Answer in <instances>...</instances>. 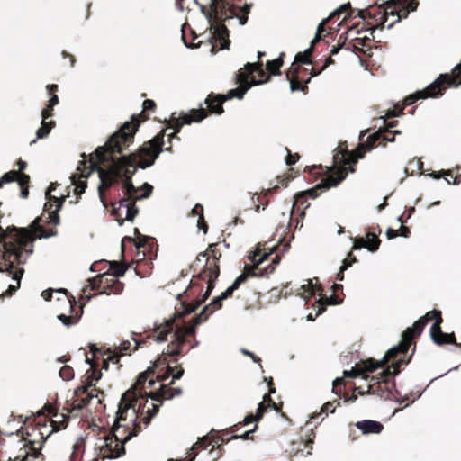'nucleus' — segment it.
Returning a JSON list of instances; mask_svg holds the SVG:
<instances>
[{"mask_svg":"<svg viewBox=\"0 0 461 461\" xmlns=\"http://www.w3.org/2000/svg\"><path fill=\"white\" fill-rule=\"evenodd\" d=\"M283 55L284 53H282L277 59L267 61V68L271 74L280 75V68L283 65Z\"/></svg>","mask_w":461,"mask_h":461,"instance_id":"nucleus-31","label":"nucleus"},{"mask_svg":"<svg viewBox=\"0 0 461 461\" xmlns=\"http://www.w3.org/2000/svg\"><path fill=\"white\" fill-rule=\"evenodd\" d=\"M193 2L200 6L209 23L211 38L215 41L211 50L213 52L217 45L219 50L229 49L230 41L228 26L236 21L240 25H244L247 23V16L240 14L230 0H211L209 6L200 5L197 0Z\"/></svg>","mask_w":461,"mask_h":461,"instance_id":"nucleus-4","label":"nucleus"},{"mask_svg":"<svg viewBox=\"0 0 461 461\" xmlns=\"http://www.w3.org/2000/svg\"><path fill=\"white\" fill-rule=\"evenodd\" d=\"M173 367L167 366V372L164 375L160 376L159 379L160 380H165L167 379V377H169L170 375H173V380L171 381L170 384H173L174 380H177V379H180L183 375H184V369L183 368H180L176 374H173Z\"/></svg>","mask_w":461,"mask_h":461,"instance_id":"nucleus-37","label":"nucleus"},{"mask_svg":"<svg viewBox=\"0 0 461 461\" xmlns=\"http://www.w3.org/2000/svg\"><path fill=\"white\" fill-rule=\"evenodd\" d=\"M359 375H360V371L356 370V369H352L350 371H344V375L345 376L357 377Z\"/></svg>","mask_w":461,"mask_h":461,"instance_id":"nucleus-60","label":"nucleus"},{"mask_svg":"<svg viewBox=\"0 0 461 461\" xmlns=\"http://www.w3.org/2000/svg\"><path fill=\"white\" fill-rule=\"evenodd\" d=\"M293 67H294V64L292 65L289 71L287 72V79L290 82V89L292 92L302 91V92L305 93V91L308 88L307 84L310 82L311 77L305 81L304 85H302L299 82L298 77L296 76L297 71H298V67L297 66H294V68H293Z\"/></svg>","mask_w":461,"mask_h":461,"instance_id":"nucleus-18","label":"nucleus"},{"mask_svg":"<svg viewBox=\"0 0 461 461\" xmlns=\"http://www.w3.org/2000/svg\"><path fill=\"white\" fill-rule=\"evenodd\" d=\"M295 60L297 62H300V63H303V64H310V60L308 59V57L306 56H302L300 57V53H298L296 56H295Z\"/></svg>","mask_w":461,"mask_h":461,"instance_id":"nucleus-58","label":"nucleus"},{"mask_svg":"<svg viewBox=\"0 0 461 461\" xmlns=\"http://www.w3.org/2000/svg\"><path fill=\"white\" fill-rule=\"evenodd\" d=\"M397 236H399V233H398V231L396 230L389 228L386 230V237H387V239L391 240V239L396 238Z\"/></svg>","mask_w":461,"mask_h":461,"instance_id":"nucleus-54","label":"nucleus"},{"mask_svg":"<svg viewBox=\"0 0 461 461\" xmlns=\"http://www.w3.org/2000/svg\"><path fill=\"white\" fill-rule=\"evenodd\" d=\"M257 429V426L255 425L254 428L245 433H243L242 435H234L231 437L232 439H237V438H242V439H247L249 438V436L250 433L254 432Z\"/></svg>","mask_w":461,"mask_h":461,"instance_id":"nucleus-49","label":"nucleus"},{"mask_svg":"<svg viewBox=\"0 0 461 461\" xmlns=\"http://www.w3.org/2000/svg\"><path fill=\"white\" fill-rule=\"evenodd\" d=\"M350 6L351 5H350L349 2H348L346 4H343L337 10H335L333 13H331L330 16L333 17V16H336V15H339L343 12L348 10L350 8Z\"/></svg>","mask_w":461,"mask_h":461,"instance_id":"nucleus-46","label":"nucleus"},{"mask_svg":"<svg viewBox=\"0 0 461 461\" xmlns=\"http://www.w3.org/2000/svg\"><path fill=\"white\" fill-rule=\"evenodd\" d=\"M208 308L209 306H205L199 315L193 318L194 323L191 326L174 330V320H167L163 324L158 325L155 330V332L158 333L155 341L158 343L164 342L167 340V334L174 332V339L167 345V354L172 357L180 355L182 346L185 342V336H194L196 326L203 323L210 314L213 313V311L206 313Z\"/></svg>","mask_w":461,"mask_h":461,"instance_id":"nucleus-5","label":"nucleus"},{"mask_svg":"<svg viewBox=\"0 0 461 461\" xmlns=\"http://www.w3.org/2000/svg\"><path fill=\"white\" fill-rule=\"evenodd\" d=\"M137 131V125L131 122H124L121 128L111 135L104 146L98 147L95 151V160L91 158V170L82 173L80 176L72 175L69 179L74 185V193L77 199L86 188V182L80 178H87L91 171H96L100 183L98 185V195L100 202L106 208L104 191L108 190L119 180L123 182V198L119 201V207H113V212L125 211V220L132 221L138 213L135 203L150 196L153 186L144 183L140 188H137L131 182V176L137 167L145 169L152 166L163 150L165 131H163L152 140L143 144L136 153L129 156H121L115 158L113 153H121L131 142Z\"/></svg>","mask_w":461,"mask_h":461,"instance_id":"nucleus-1","label":"nucleus"},{"mask_svg":"<svg viewBox=\"0 0 461 461\" xmlns=\"http://www.w3.org/2000/svg\"><path fill=\"white\" fill-rule=\"evenodd\" d=\"M222 301L223 300L221 299V295L213 298L212 301L211 302L210 305H208L209 308H208L206 313H209L211 311L214 312L215 309H220L221 307Z\"/></svg>","mask_w":461,"mask_h":461,"instance_id":"nucleus-41","label":"nucleus"},{"mask_svg":"<svg viewBox=\"0 0 461 461\" xmlns=\"http://www.w3.org/2000/svg\"><path fill=\"white\" fill-rule=\"evenodd\" d=\"M399 133H400L399 131H395L393 134H391V133L385 134L384 136V140L388 141V142H393L395 134H399Z\"/></svg>","mask_w":461,"mask_h":461,"instance_id":"nucleus-59","label":"nucleus"},{"mask_svg":"<svg viewBox=\"0 0 461 461\" xmlns=\"http://www.w3.org/2000/svg\"><path fill=\"white\" fill-rule=\"evenodd\" d=\"M313 51V47L312 46H310L307 50H305L303 53H300V57L302 56H306L308 57V59L310 58V56L312 55Z\"/></svg>","mask_w":461,"mask_h":461,"instance_id":"nucleus-64","label":"nucleus"},{"mask_svg":"<svg viewBox=\"0 0 461 461\" xmlns=\"http://www.w3.org/2000/svg\"><path fill=\"white\" fill-rule=\"evenodd\" d=\"M191 213H192L193 216H198L197 227L199 229H203V232L206 233L207 232V226L204 223L203 208V206L200 203H196L194 205V207L192 209Z\"/></svg>","mask_w":461,"mask_h":461,"instance_id":"nucleus-27","label":"nucleus"},{"mask_svg":"<svg viewBox=\"0 0 461 461\" xmlns=\"http://www.w3.org/2000/svg\"><path fill=\"white\" fill-rule=\"evenodd\" d=\"M248 276H250L249 275V272L247 274H240L236 279L235 281L232 283V285L230 286H229L224 292L221 293V299L222 300H225L227 299L228 297H230L233 292L239 288V286L244 283Z\"/></svg>","mask_w":461,"mask_h":461,"instance_id":"nucleus-23","label":"nucleus"},{"mask_svg":"<svg viewBox=\"0 0 461 461\" xmlns=\"http://www.w3.org/2000/svg\"><path fill=\"white\" fill-rule=\"evenodd\" d=\"M413 337H411V334L407 333V330L402 334V342L390 348L384 358L380 361H375L373 359H369L366 361L363 365V368L366 372L372 373L378 368H382L386 365L391 359H393L398 354H405L411 344V339Z\"/></svg>","mask_w":461,"mask_h":461,"instance_id":"nucleus-10","label":"nucleus"},{"mask_svg":"<svg viewBox=\"0 0 461 461\" xmlns=\"http://www.w3.org/2000/svg\"><path fill=\"white\" fill-rule=\"evenodd\" d=\"M280 258L275 257V258L272 261V264L269 265L266 269L260 270L259 272H256L254 269L249 270V275L250 276H258V277H263L267 276L268 272L272 273L275 269V266L279 263Z\"/></svg>","mask_w":461,"mask_h":461,"instance_id":"nucleus-29","label":"nucleus"},{"mask_svg":"<svg viewBox=\"0 0 461 461\" xmlns=\"http://www.w3.org/2000/svg\"><path fill=\"white\" fill-rule=\"evenodd\" d=\"M248 276H250L249 275V272L247 274H240L236 279L235 281L232 283V285L230 286H229L224 292L221 293V299L222 300H225L227 299L228 297H230L233 292L239 288V286L244 283Z\"/></svg>","mask_w":461,"mask_h":461,"instance_id":"nucleus-24","label":"nucleus"},{"mask_svg":"<svg viewBox=\"0 0 461 461\" xmlns=\"http://www.w3.org/2000/svg\"><path fill=\"white\" fill-rule=\"evenodd\" d=\"M442 175H444V176H451V172L449 170H447V171L442 170L441 172H433L431 174V176L434 178H436V179L440 178Z\"/></svg>","mask_w":461,"mask_h":461,"instance_id":"nucleus-56","label":"nucleus"},{"mask_svg":"<svg viewBox=\"0 0 461 461\" xmlns=\"http://www.w3.org/2000/svg\"><path fill=\"white\" fill-rule=\"evenodd\" d=\"M259 255H260L259 251H255V252H253L252 255H250L249 257V260L251 261V263L253 265H255V266L260 265L267 257V255H264L263 257L257 258L258 257H259Z\"/></svg>","mask_w":461,"mask_h":461,"instance_id":"nucleus-42","label":"nucleus"},{"mask_svg":"<svg viewBox=\"0 0 461 461\" xmlns=\"http://www.w3.org/2000/svg\"><path fill=\"white\" fill-rule=\"evenodd\" d=\"M181 393H182V390L179 387L172 389L167 385H161L159 393H151L149 395V397H150V399L153 401L161 402V399L170 400L174 396L180 395Z\"/></svg>","mask_w":461,"mask_h":461,"instance_id":"nucleus-17","label":"nucleus"},{"mask_svg":"<svg viewBox=\"0 0 461 461\" xmlns=\"http://www.w3.org/2000/svg\"><path fill=\"white\" fill-rule=\"evenodd\" d=\"M19 177V172L18 171H15V170H11L5 174H4L1 177H0V188L5 185V184H8V183H12V182H14L18 179Z\"/></svg>","mask_w":461,"mask_h":461,"instance_id":"nucleus-33","label":"nucleus"},{"mask_svg":"<svg viewBox=\"0 0 461 461\" xmlns=\"http://www.w3.org/2000/svg\"><path fill=\"white\" fill-rule=\"evenodd\" d=\"M59 376L64 381H69L74 377V370L69 366H64L59 370Z\"/></svg>","mask_w":461,"mask_h":461,"instance_id":"nucleus-38","label":"nucleus"},{"mask_svg":"<svg viewBox=\"0 0 461 461\" xmlns=\"http://www.w3.org/2000/svg\"><path fill=\"white\" fill-rule=\"evenodd\" d=\"M210 455H211L212 461H215L221 456V449H215V447L213 446L212 450L210 451Z\"/></svg>","mask_w":461,"mask_h":461,"instance_id":"nucleus-53","label":"nucleus"},{"mask_svg":"<svg viewBox=\"0 0 461 461\" xmlns=\"http://www.w3.org/2000/svg\"><path fill=\"white\" fill-rule=\"evenodd\" d=\"M330 18H331L330 16H329L328 18L326 19H323L321 21V23H319L318 27H317V32L316 33L317 34H320L322 33L325 30V24L329 22Z\"/></svg>","mask_w":461,"mask_h":461,"instance_id":"nucleus-50","label":"nucleus"},{"mask_svg":"<svg viewBox=\"0 0 461 461\" xmlns=\"http://www.w3.org/2000/svg\"><path fill=\"white\" fill-rule=\"evenodd\" d=\"M41 126L36 131V140L46 138L55 126L54 121L47 122V120L51 117V114L48 111L41 113Z\"/></svg>","mask_w":461,"mask_h":461,"instance_id":"nucleus-19","label":"nucleus"},{"mask_svg":"<svg viewBox=\"0 0 461 461\" xmlns=\"http://www.w3.org/2000/svg\"><path fill=\"white\" fill-rule=\"evenodd\" d=\"M241 352H242V354L250 357L254 362H256V363L260 362V358L258 357H257L256 355H254L252 352L249 351L248 349L242 348Z\"/></svg>","mask_w":461,"mask_h":461,"instance_id":"nucleus-52","label":"nucleus"},{"mask_svg":"<svg viewBox=\"0 0 461 461\" xmlns=\"http://www.w3.org/2000/svg\"><path fill=\"white\" fill-rule=\"evenodd\" d=\"M108 276V272H105L102 275H97L96 276L88 279L89 286L92 290H95L100 288L104 285V278Z\"/></svg>","mask_w":461,"mask_h":461,"instance_id":"nucleus-36","label":"nucleus"},{"mask_svg":"<svg viewBox=\"0 0 461 461\" xmlns=\"http://www.w3.org/2000/svg\"><path fill=\"white\" fill-rule=\"evenodd\" d=\"M349 267H351V263L344 260L342 266L340 267V270L337 275V279L339 281H342L344 279V271L347 270Z\"/></svg>","mask_w":461,"mask_h":461,"instance_id":"nucleus-44","label":"nucleus"},{"mask_svg":"<svg viewBox=\"0 0 461 461\" xmlns=\"http://www.w3.org/2000/svg\"><path fill=\"white\" fill-rule=\"evenodd\" d=\"M101 375H102L101 372L93 370L91 375H89L87 376V380H89L88 384L86 385H83L81 387H78L75 393H77L78 392H82L84 393H87L88 389L93 385V382L98 381L101 378Z\"/></svg>","mask_w":461,"mask_h":461,"instance_id":"nucleus-30","label":"nucleus"},{"mask_svg":"<svg viewBox=\"0 0 461 461\" xmlns=\"http://www.w3.org/2000/svg\"><path fill=\"white\" fill-rule=\"evenodd\" d=\"M56 186L57 184L51 183L46 191L45 195L49 203H46L44 205V210L50 211L51 210V202L53 201L56 203L55 209L50 211L47 216L42 214L41 217L36 218L31 224V230L26 228H16L14 226L8 228V230L14 233L10 234L12 241L3 244L4 251L0 258V273H5L6 281L11 280L13 283L9 284L8 289L3 294L5 296L12 295L20 287L23 269L19 268L14 271V263L24 264L26 262L28 256L33 252L32 248L27 249L28 245L32 246L36 239L50 238L57 234L56 230L46 231L43 226L41 225L43 218L55 225L59 223V212L69 193L66 195L62 194L60 198L51 195L50 193L55 190Z\"/></svg>","mask_w":461,"mask_h":461,"instance_id":"nucleus-2","label":"nucleus"},{"mask_svg":"<svg viewBox=\"0 0 461 461\" xmlns=\"http://www.w3.org/2000/svg\"><path fill=\"white\" fill-rule=\"evenodd\" d=\"M147 377H148L147 374H145V373L140 374L138 377L137 384H135V386L130 389V390H134L140 395L139 396L140 401L138 403L141 404V409H146V405L149 403V401H148V398L144 395L147 393L142 392L141 390H139L138 386L140 384H143L146 382Z\"/></svg>","mask_w":461,"mask_h":461,"instance_id":"nucleus-21","label":"nucleus"},{"mask_svg":"<svg viewBox=\"0 0 461 461\" xmlns=\"http://www.w3.org/2000/svg\"><path fill=\"white\" fill-rule=\"evenodd\" d=\"M380 242V240L374 232L367 231L366 240H365L364 238L356 239L353 248L355 249H357L359 248H365L367 249L370 252H375L379 249Z\"/></svg>","mask_w":461,"mask_h":461,"instance_id":"nucleus-15","label":"nucleus"},{"mask_svg":"<svg viewBox=\"0 0 461 461\" xmlns=\"http://www.w3.org/2000/svg\"><path fill=\"white\" fill-rule=\"evenodd\" d=\"M60 417L62 420L59 421V426L57 425L58 421H52L53 430H58L61 428L65 429L68 425V417L64 414H61Z\"/></svg>","mask_w":461,"mask_h":461,"instance_id":"nucleus-43","label":"nucleus"},{"mask_svg":"<svg viewBox=\"0 0 461 461\" xmlns=\"http://www.w3.org/2000/svg\"><path fill=\"white\" fill-rule=\"evenodd\" d=\"M156 104L153 100L146 99L143 102V108L144 110H153L155 108Z\"/></svg>","mask_w":461,"mask_h":461,"instance_id":"nucleus-51","label":"nucleus"},{"mask_svg":"<svg viewBox=\"0 0 461 461\" xmlns=\"http://www.w3.org/2000/svg\"><path fill=\"white\" fill-rule=\"evenodd\" d=\"M110 269L113 270V272L111 274L108 273V276H112L113 277L123 276L126 272V267L119 265L116 261L110 262Z\"/></svg>","mask_w":461,"mask_h":461,"instance_id":"nucleus-32","label":"nucleus"},{"mask_svg":"<svg viewBox=\"0 0 461 461\" xmlns=\"http://www.w3.org/2000/svg\"><path fill=\"white\" fill-rule=\"evenodd\" d=\"M346 178V173H341V175L338 178H334L333 176H329L325 180H323L320 185L315 188L309 189L307 193L312 196V198H316L319 196L320 192L319 189L328 190L331 186H337L340 182H342ZM306 192H302L295 196V203H299L301 199L304 198ZM294 206V204H293Z\"/></svg>","mask_w":461,"mask_h":461,"instance_id":"nucleus-14","label":"nucleus"},{"mask_svg":"<svg viewBox=\"0 0 461 461\" xmlns=\"http://www.w3.org/2000/svg\"><path fill=\"white\" fill-rule=\"evenodd\" d=\"M245 69L249 75L257 72L258 74V76L262 77L265 74V71L262 68V63H260V62H258V63H249V62L245 65Z\"/></svg>","mask_w":461,"mask_h":461,"instance_id":"nucleus-34","label":"nucleus"},{"mask_svg":"<svg viewBox=\"0 0 461 461\" xmlns=\"http://www.w3.org/2000/svg\"><path fill=\"white\" fill-rule=\"evenodd\" d=\"M440 314L441 312L437 310L427 312L415 321L412 327L407 328V333L411 334V337L415 338L422 332L424 327L429 321L435 320V322L430 328L432 340L438 345L454 344L461 348V343H456L454 333H445L441 330L440 323L442 322V319Z\"/></svg>","mask_w":461,"mask_h":461,"instance_id":"nucleus-7","label":"nucleus"},{"mask_svg":"<svg viewBox=\"0 0 461 461\" xmlns=\"http://www.w3.org/2000/svg\"><path fill=\"white\" fill-rule=\"evenodd\" d=\"M80 314L79 315H72V316H68L66 314H59L58 315V319L67 327H70L74 324H76L79 318H80Z\"/></svg>","mask_w":461,"mask_h":461,"instance_id":"nucleus-35","label":"nucleus"},{"mask_svg":"<svg viewBox=\"0 0 461 461\" xmlns=\"http://www.w3.org/2000/svg\"><path fill=\"white\" fill-rule=\"evenodd\" d=\"M356 427L364 434H379L384 429V426L381 422L372 420L357 421L356 423Z\"/></svg>","mask_w":461,"mask_h":461,"instance_id":"nucleus-16","label":"nucleus"},{"mask_svg":"<svg viewBox=\"0 0 461 461\" xmlns=\"http://www.w3.org/2000/svg\"><path fill=\"white\" fill-rule=\"evenodd\" d=\"M131 348V343L129 340H124L121 342L119 350L121 355H126L127 351H129Z\"/></svg>","mask_w":461,"mask_h":461,"instance_id":"nucleus-45","label":"nucleus"},{"mask_svg":"<svg viewBox=\"0 0 461 461\" xmlns=\"http://www.w3.org/2000/svg\"><path fill=\"white\" fill-rule=\"evenodd\" d=\"M316 303L319 304V306H318L319 309L317 311L316 315H319V314H321L325 311L326 304L324 303H322L321 298H320Z\"/></svg>","mask_w":461,"mask_h":461,"instance_id":"nucleus-61","label":"nucleus"},{"mask_svg":"<svg viewBox=\"0 0 461 461\" xmlns=\"http://www.w3.org/2000/svg\"><path fill=\"white\" fill-rule=\"evenodd\" d=\"M147 239L148 238L146 236H142V235L139 234L138 241L135 243L136 247L137 248L143 247L144 246V241Z\"/></svg>","mask_w":461,"mask_h":461,"instance_id":"nucleus-62","label":"nucleus"},{"mask_svg":"<svg viewBox=\"0 0 461 461\" xmlns=\"http://www.w3.org/2000/svg\"><path fill=\"white\" fill-rule=\"evenodd\" d=\"M29 180H30L29 176H27L25 174H23V175L19 174V177L16 181L18 182V184L21 187H23L25 185L28 184Z\"/></svg>","mask_w":461,"mask_h":461,"instance_id":"nucleus-48","label":"nucleus"},{"mask_svg":"<svg viewBox=\"0 0 461 461\" xmlns=\"http://www.w3.org/2000/svg\"><path fill=\"white\" fill-rule=\"evenodd\" d=\"M49 104L50 107H54L56 104H59V97L57 95H52L51 97L49 100Z\"/></svg>","mask_w":461,"mask_h":461,"instance_id":"nucleus-63","label":"nucleus"},{"mask_svg":"<svg viewBox=\"0 0 461 461\" xmlns=\"http://www.w3.org/2000/svg\"><path fill=\"white\" fill-rule=\"evenodd\" d=\"M211 444L210 438L208 436L203 437L198 439V441L193 445L191 447V451H195L198 448L206 449L208 446Z\"/></svg>","mask_w":461,"mask_h":461,"instance_id":"nucleus-39","label":"nucleus"},{"mask_svg":"<svg viewBox=\"0 0 461 461\" xmlns=\"http://www.w3.org/2000/svg\"><path fill=\"white\" fill-rule=\"evenodd\" d=\"M285 150H286V152L288 153V156H287V158H285V163H286V165H288V166L294 165V164H295V162H296V158H294V157H292V156L290 155V151L288 150V149H287V148H285Z\"/></svg>","mask_w":461,"mask_h":461,"instance_id":"nucleus-55","label":"nucleus"},{"mask_svg":"<svg viewBox=\"0 0 461 461\" xmlns=\"http://www.w3.org/2000/svg\"><path fill=\"white\" fill-rule=\"evenodd\" d=\"M419 5L417 0H387L385 7L379 5L373 12L371 8L358 11V16L365 19L366 16L371 17L380 23L378 28H384L389 16L394 18L387 25V29H391L394 23H399L402 18H407L411 11H415Z\"/></svg>","mask_w":461,"mask_h":461,"instance_id":"nucleus-6","label":"nucleus"},{"mask_svg":"<svg viewBox=\"0 0 461 461\" xmlns=\"http://www.w3.org/2000/svg\"><path fill=\"white\" fill-rule=\"evenodd\" d=\"M333 61L330 58H329L325 64L321 67V69L319 70H315L314 68H312V72H311V76L312 77H315V76H318L320 75L330 64H331Z\"/></svg>","mask_w":461,"mask_h":461,"instance_id":"nucleus-47","label":"nucleus"},{"mask_svg":"<svg viewBox=\"0 0 461 461\" xmlns=\"http://www.w3.org/2000/svg\"><path fill=\"white\" fill-rule=\"evenodd\" d=\"M333 406V403L330 402H326L321 409V412L320 413H313L312 416H311V419L312 420H316L319 418V416H321L322 413H325V416H327V412L330 411V413H334L335 411V408L332 407Z\"/></svg>","mask_w":461,"mask_h":461,"instance_id":"nucleus-40","label":"nucleus"},{"mask_svg":"<svg viewBox=\"0 0 461 461\" xmlns=\"http://www.w3.org/2000/svg\"><path fill=\"white\" fill-rule=\"evenodd\" d=\"M209 263V258H208V252L205 251V252H201L200 254H198V256L196 257V259L195 261L194 262L192 267L193 269L195 271L197 270L199 267H202L203 270H205V269H208L209 267H213L214 265H210L207 267Z\"/></svg>","mask_w":461,"mask_h":461,"instance_id":"nucleus-25","label":"nucleus"},{"mask_svg":"<svg viewBox=\"0 0 461 461\" xmlns=\"http://www.w3.org/2000/svg\"><path fill=\"white\" fill-rule=\"evenodd\" d=\"M407 364V362L404 359H399L392 364V367L393 368V371H391L390 368H387L385 370H383L381 373H379L376 375H364L365 380L370 379V384H368L367 393H375L376 389L375 388V385L377 384H381L382 382L386 384L388 381V378L393 375H397L399 373V367L401 365Z\"/></svg>","mask_w":461,"mask_h":461,"instance_id":"nucleus-13","label":"nucleus"},{"mask_svg":"<svg viewBox=\"0 0 461 461\" xmlns=\"http://www.w3.org/2000/svg\"><path fill=\"white\" fill-rule=\"evenodd\" d=\"M249 88V86L236 87L234 89L230 90L225 95H214L213 94H211L206 97L204 103L207 104L211 113L221 114L224 112L222 104L225 101L232 98L242 99Z\"/></svg>","mask_w":461,"mask_h":461,"instance_id":"nucleus-12","label":"nucleus"},{"mask_svg":"<svg viewBox=\"0 0 461 461\" xmlns=\"http://www.w3.org/2000/svg\"><path fill=\"white\" fill-rule=\"evenodd\" d=\"M454 77L450 78L447 74H441L435 81L425 87L423 90L417 91L415 94L409 95L404 100L405 105H411L418 99H426L428 97H437L443 94V85L449 83L452 86H461V63L453 70Z\"/></svg>","mask_w":461,"mask_h":461,"instance_id":"nucleus-8","label":"nucleus"},{"mask_svg":"<svg viewBox=\"0 0 461 461\" xmlns=\"http://www.w3.org/2000/svg\"><path fill=\"white\" fill-rule=\"evenodd\" d=\"M208 115L207 111L203 108L202 104L199 109H192L189 113L181 112L178 114L173 113L170 116L171 127L175 128V131L168 135L169 139L176 136L180 131L183 125H188L192 122H200Z\"/></svg>","mask_w":461,"mask_h":461,"instance_id":"nucleus-11","label":"nucleus"},{"mask_svg":"<svg viewBox=\"0 0 461 461\" xmlns=\"http://www.w3.org/2000/svg\"><path fill=\"white\" fill-rule=\"evenodd\" d=\"M268 407H272L276 411H278L277 406L276 402L270 398V395H265L263 398V402L258 403L257 413L255 415L258 420L263 417L265 411Z\"/></svg>","mask_w":461,"mask_h":461,"instance_id":"nucleus-22","label":"nucleus"},{"mask_svg":"<svg viewBox=\"0 0 461 461\" xmlns=\"http://www.w3.org/2000/svg\"><path fill=\"white\" fill-rule=\"evenodd\" d=\"M258 420L257 419L256 416H254L253 414H249L244 419V425H248L249 423H252V422L258 421Z\"/></svg>","mask_w":461,"mask_h":461,"instance_id":"nucleus-57","label":"nucleus"},{"mask_svg":"<svg viewBox=\"0 0 461 461\" xmlns=\"http://www.w3.org/2000/svg\"><path fill=\"white\" fill-rule=\"evenodd\" d=\"M219 267L214 264L213 267H209L203 271L199 272L197 277L200 279H207V288L201 299H196L191 303H182L183 312H178V317L182 318L185 315L194 312L211 294L214 288V282L219 276Z\"/></svg>","mask_w":461,"mask_h":461,"instance_id":"nucleus-9","label":"nucleus"},{"mask_svg":"<svg viewBox=\"0 0 461 461\" xmlns=\"http://www.w3.org/2000/svg\"><path fill=\"white\" fill-rule=\"evenodd\" d=\"M53 292L60 294L63 296L64 301L68 303L69 309L72 312L73 311V304H72L71 300L68 297L65 289H62V288L57 289V290L48 289V290H45V291H43L41 293V296L44 298L45 301H50L51 297H52Z\"/></svg>","mask_w":461,"mask_h":461,"instance_id":"nucleus-26","label":"nucleus"},{"mask_svg":"<svg viewBox=\"0 0 461 461\" xmlns=\"http://www.w3.org/2000/svg\"><path fill=\"white\" fill-rule=\"evenodd\" d=\"M139 396L134 390H128L122 395L112 435L104 438V444L100 446V455L104 458H116L124 455L125 443L142 429L141 420L147 426L158 412L159 406L152 402L147 409H141V404L138 403Z\"/></svg>","mask_w":461,"mask_h":461,"instance_id":"nucleus-3","label":"nucleus"},{"mask_svg":"<svg viewBox=\"0 0 461 461\" xmlns=\"http://www.w3.org/2000/svg\"><path fill=\"white\" fill-rule=\"evenodd\" d=\"M112 285H104V290L100 294H110L111 293L120 294L123 290V285L115 279H111Z\"/></svg>","mask_w":461,"mask_h":461,"instance_id":"nucleus-28","label":"nucleus"},{"mask_svg":"<svg viewBox=\"0 0 461 461\" xmlns=\"http://www.w3.org/2000/svg\"><path fill=\"white\" fill-rule=\"evenodd\" d=\"M317 290H319V287L313 285L312 280H307L305 284L300 285L297 289V295L301 296L306 304L308 299L313 296Z\"/></svg>","mask_w":461,"mask_h":461,"instance_id":"nucleus-20","label":"nucleus"}]
</instances>
